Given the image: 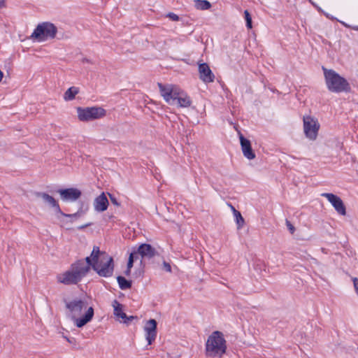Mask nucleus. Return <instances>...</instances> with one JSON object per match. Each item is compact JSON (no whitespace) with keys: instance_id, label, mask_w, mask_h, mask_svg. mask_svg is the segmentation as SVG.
<instances>
[{"instance_id":"4","label":"nucleus","mask_w":358,"mask_h":358,"mask_svg":"<svg viewBox=\"0 0 358 358\" xmlns=\"http://www.w3.org/2000/svg\"><path fill=\"white\" fill-rule=\"evenodd\" d=\"M157 85L161 96L166 103H172L177 101L179 107L187 108L191 106L190 97L178 86L172 84L164 85L161 83H158Z\"/></svg>"},{"instance_id":"20","label":"nucleus","mask_w":358,"mask_h":358,"mask_svg":"<svg viewBox=\"0 0 358 358\" xmlns=\"http://www.w3.org/2000/svg\"><path fill=\"white\" fill-rule=\"evenodd\" d=\"M194 7L197 10H208L211 7V3L207 0H194Z\"/></svg>"},{"instance_id":"24","label":"nucleus","mask_w":358,"mask_h":358,"mask_svg":"<svg viewBox=\"0 0 358 358\" xmlns=\"http://www.w3.org/2000/svg\"><path fill=\"white\" fill-rule=\"evenodd\" d=\"M234 217L236 219V222L238 224V228L242 227L244 224L245 221L241 213L239 211H235Z\"/></svg>"},{"instance_id":"3","label":"nucleus","mask_w":358,"mask_h":358,"mask_svg":"<svg viewBox=\"0 0 358 358\" xmlns=\"http://www.w3.org/2000/svg\"><path fill=\"white\" fill-rule=\"evenodd\" d=\"M89 262L90 257L76 261L67 271L57 275L58 282L67 285L78 284L89 273Z\"/></svg>"},{"instance_id":"2","label":"nucleus","mask_w":358,"mask_h":358,"mask_svg":"<svg viewBox=\"0 0 358 358\" xmlns=\"http://www.w3.org/2000/svg\"><path fill=\"white\" fill-rule=\"evenodd\" d=\"M66 307L69 310L75 325L83 327L92 320L94 316V308L88 306L85 301L76 299L66 302Z\"/></svg>"},{"instance_id":"31","label":"nucleus","mask_w":358,"mask_h":358,"mask_svg":"<svg viewBox=\"0 0 358 358\" xmlns=\"http://www.w3.org/2000/svg\"><path fill=\"white\" fill-rule=\"evenodd\" d=\"M3 72L0 70V82L1 81L2 78H3Z\"/></svg>"},{"instance_id":"15","label":"nucleus","mask_w":358,"mask_h":358,"mask_svg":"<svg viewBox=\"0 0 358 358\" xmlns=\"http://www.w3.org/2000/svg\"><path fill=\"white\" fill-rule=\"evenodd\" d=\"M135 252H136V256L138 255H140L143 259H151L154 257L156 255L155 249L151 245L148 243L141 244L138 246L137 251Z\"/></svg>"},{"instance_id":"8","label":"nucleus","mask_w":358,"mask_h":358,"mask_svg":"<svg viewBox=\"0 0 358 358\" xmlns=\"http://www.w3.org/2000/svg\"><path fill=\"white\" fill-rule=\"evenodd\" d=\"M303 131L308 139L315 141L318 135L320 125L317 120L312 116L308 115L303 117Z\"/></svg>"},{"instance_id":"25","label":"nucleus","mask_w":358,"mask_h":358,"mask_svg":"<svg viewBox=\"0 0 358 358\" xmlns=\"http://www.w3.org/2000/svg\"><path fill=\"white\" fill-rule=\"evenodd\" d=\"M244 17L246 21V27L248 29H251L252 28V17L248 10L244 11Z\"/></svg>"},{"instance_id":"26","label":"nucleus","mask_w":358,"mask_h":358,"mask_svg":"<svg viewBox=\"0 0 358 358\" xmlns=\"http://www.w3.org/2000/svg\"><path fill=\"white\" fill-rule=\"evenodd\" d=\"M169 19H171L173 21H178L179 17L178 15L173 13H169L166 15Z\"/></svg>"},{"instance_id":"17","label":"nucleus","mask_w":358,"mask_h":358,"mask_svg":"<svg viewBox=\"0 0 358 358\" xmlns=\"http://www.w3.org/2000/svg\"><path fill=\"white\" fill-rule=\"evenodd\" d=\"M108 200L104 193L97 196L94 203V209L96 211L102 212L107 209L108 206Z\"/></svg>"},{"instance_id":"9","label":"nucleus","mask_w":358,"mask_h":358,"mask_svg":"<svg viewBox=\"0 0 358 358\" xmlns=\"http://www.w3.org/2000/svg\"><path fill=\"white\" fill-rule=\"evenodd\" d=\"M321 196L325 197L341 215H346V208L342 199L332 193H322Z\"/></svg>"},{"instance_id":"22","label":"nucleus","mask_w":358,"mask_h":358,"mask_svg":"<svg viewBox=\"0 0 358 358\" xmlns=\"http://www.w3.org/2000/svg\"><path fill=\"white\" fill-rule=\"evenodd\" d=\"M117 280L121 289H129L131 287V282L127 280L124 277L118 276Z\"/></svg>"},{"instance_id":"30","label":"nucleus","mask_w":358,"mask_h":358,"mask_svg":"<svg viewBox=\"0 0 358 358\" xmlns=\"http://www.w3.org/2000/svg\"><path fill=\"white\" fill-rule=\"evenodd\" d=\"M230 207H231V210L234 213V215H235V211H237V210L235 209V208L232 205H230Z\"/></svg>"},{"instance_id":"18","label":"nucleus","mask_w":358,"mask_h":358,"mask_svg":"<svg viewBox=\"0 0 358 358\" xmlns=\"http://www.w3.org/2000/svg\"><path fill=\"white\" fill-rule=\"evenodd\" d=\"M45 37V22L40 23L34 30L29 38L33 41H42Z\"/></svg>"},{"instance_id":"5","label":"nucleus","mask_w":358,"mask_h":358,"mask_svg":"<svg viewBox=\"0 0 358 358\" xmlns=\"http://www.w3.org/2000/svg\"><path fill=\"white\" fill-rule=\"evenodd\" d=\"M227 341L220 331H213L208 337L205 345L206 357L222 358L227 352Z\"/></svg>"},{"instance_id":"32","label":"nucleus","mask_w":358,"mask_h":358,"mask_svg":"<svg viewBox=\"0 0 358 358\" xmlns=\"http://www.w3.org/2000/svg\"><path fill=\"white\" fill-rule=\"evenodd\" d=\"M89 225H90V224H85L84 226H81V227H78V229H84L85 227H87Z\"/></svg>"},{"instance_id":"28","label":"nucleus","mask_w":358,"mask_h":358,"mask_svg":"<svg viewBox=\"0 0 358 358\" xmlns=\"http://www.w3.org/2000/svg\"><path fill=\"white\" fill-rule=\"evenodd\" d=\"M287 226L289 230L290 231L291 234H294L295 228L289 221H287Z\"/></svg>"},{"instance_id":"14","label":"nucleus","mask_w":358,"mask_h":358,"mask_svg":"<svg viewBox=\"0 0 358 358\" xmlns=\"http://www.w3.org/2000/svg\"><path fill=\"white\" fill-rule=\"evenodd\" d=\"M112 306L114 309V315L117 318H121L122 322L129 324L131 321L136 318V317L134 316L128 317L123 311V306L119 303L118 301L114 300Z\"/></svg>"},{"instance_id":"29","label":"nucleus","mask_w":358,"mask_h":358,"mask_svg":"<svg viewBox=\"0 0 358 358\" xmlns=\"http://www.w3.org/2000/svg\"><path fill=\"white\" fill-rule=\"evenodd\" d=\"M6 7V3L5 0H0V10Z\"/></svg>"},{"instance_id":"21","label":"nucleus","mask_w":358,"mask_h":358,"mask_svg":"<svg viewBox=\"0 0 358 358\" xmlns=\"http://www.w3.org/2000/svg\"><path fill=\"white\" fill-rule=\"evenodd\" d=\"M57 31V27L53 24L46 22V38H54Z\"/></svg>"},{"instance_id":"1","label":"nucleus","mask_w":358,"mask_h":358,"mask_svg":"<svg viewBox=\"0 0 358 358\" xmlns=\"http://www.w3.org/2000/svg\"><path fill=\"white\" fill-rule=\"evenodd\" d=\"M90 257V268L92 267L101 277L108 278L113 273V259L98 246H94Z\"/></svg>"},{"instance_id":"16","label":"nucleus","mask_w":358,"mask_h":358,"mask_svg":"<svg viewBox=\"0 0 358 358\" xmlns=\"http://www.w3.org/2000/svg\"><path fill=\"white\" fill-rule=\"evenodd\" d=\"M46 202H48L50 206L55 208L56 210L59 213L62 215L70 218V222H74L77 218H78L80 215V213H76L73 214H66L61 211L58 202L51 196L46 194Z\"/></svg>"},{"instance_id":"12","label":"nucleus","mask_w":358,"mask_h":358,"mask_svg":"<svg viewBox=\"0 0 358 358\" xmlns=\"http://www.w3.org/2000/svg\"><path fill=\"white\" fill-rule=\"evenodd\" d=\"M241 150L245 157L251 160L255 158V153L252 150L250 141L238 132Z\"/></svg>"},{"instance_id":"23","label":"nucleus","mask_w":358,"mask_h":358,"mask_svg":"<svg viewBox=\"0 0 358 358\" xmlns=\"http://www.w3.org/2000/svg\"><path fill=\"white\" fill-rule=\"evenodd\" d=\"M136 258H137V256H136V252H131L129 255L128 262H127V270L124 271V273H125L126 275H130L131 269V268L133 267V265H134V259H136Z\"/></svg>"},{"instance_id":"33","label":"nucleus","mask_w":358,"mask_h":358,"mask_svg":"<svg viewBox=\"0 0 358 358\" xmlns=\"http://www.w3.org/2000/svg\"><path fill=\"white\" fill-rule=\"evenodd\" d=\"M354 29L358 31V27H354Z\"/></svg>"},{"instance_id":"7","label":"nucleus","mask_w":358,"mask_h":358,"mask_svg":"<svg viewBox=\"0 0 358 358\" xmlns=\"http://www.w3.org/2000/svg\"><path fill=\"white\" fill-rule=\"evenodd\" d=\"M78 117L80 121L88 122L101 119L106 116V110L101 107L78 108Z\"/></svg>"},{"instance_id":"27","label":"nucleus","mask_w":358,"mask_h":358,"mask_svg":"<svg viewBox=\"0 0 358 358\" xmlns=\"http://www.w3.org/2000/svg\"><path fill=\"white\" fill-rule=\"evenodd\" d=\"M163 267L166 271L169 272V273L171 272V266L168 262H164Z\"/></svg>"},{"instance_id":"11","label":"nucleus","mask_w":358,"mask_h":358,"mask_svg":"<svg viewBox=\"0 0 358 358\" xmlns=\"http://www.w3.org/2000/svg\"><path fill=\"white\" fill-rule=\"evenodd\" d=\"M57 192L60 195L61 199L66 202L76 201L80 197L82 194L80 190L73 187L61 189Z\"/></svg>"},{"instance_id":"6","label":"nucleus","mask_w":358,"mask_h":358,"mask_svg":"<svg viewBox=\"0 0 358 358\" xmlns=\"http://www.w3.org/2000/svg\"><path fill=\"white\" fill-rule=\"evenodd\" d=\"M325 83L327 89L335 93L348 92L350 91V85L348 80L341 76L334 70L322 67Z\"/></svg>"},{"instance_id":"13","label":"nucleus","mask_w":358,"mask_h":358,"mask_svg":"<svg viewBox=\"0 0 358 358\" xmlns=\"http://www.w3.org/2000/svg\"><path fill=\"white\" fill-rule=\"evenodd\" d=\"M199 73L200 79L206 83H213L215 80V75L206 63L199 65Z\"/></svg>"},{"instance_id":"19","label":"nucleus","mask_w":358,"mask_h":358,"mask_svg":"<svg viewBox=\"0 0 358 358\" xmlns=\"http://www.w3.org/2000/svg\"><path fill=\"white\" fill-rule=\"evenodd\" d=\"M79 92V89L76 87H69L64 94V99L66 101H71L75 99L76 94Z\"/></svg>"},{"instance_id":"10","label":"nucleus","mask_w":358,"mask_h":358,"mask_svg":"<svg viewBox=\"0 0 358 358\" xmlns=\"http://www.w3.org/2000/svg\"><path fill=\"white\" fill-rule=\"evenodd\" d=\"M157 321L154 319L148 320L144 326L145 339L148 345H151L157 338Z\"/></svg>"}]
</instances>
